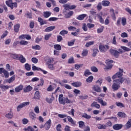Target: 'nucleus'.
<instances>
[{"label":"nucleus","mask_w":131,"mask_h":131,"mask_svg":"<svg viewBox=\"0 0 131 131\" xmlns=\"http://www.w3.org/2000/svg\"><path fill=\"white\" fill-rule=\"evenodd\" d=\"M119 72L116 73L115 75L112 76L113 79H115L116 78H121L123 76V70L121 69H119Z\"/></svg>","instance_id":"obj_1"},{"label":"nucleus","mask_w":131,"mask_h":131,"mask_svg":"<svg viewBox=\"0 0 131 131\" xmlns=\"http://www.w3.org/2000/svg\"><path fill=\"white\" fill-rule=\"evenodd\" d=\"M30 104V102L29 101L21 103L20 104L18 105L17 106V111L19 112V111H20L22 109V108H24V107H26V106H28V105H29Z\"/></svg>","instance_id":"obj_2"},{"label":"nucleus","mask_w":131,"mask_h":131,"mask_svg":"<svg viewBox=\"0 0 131 131\" xmlns=\"http://www.w3.org/2000/svg\"><path fill=\"white\" fill-rule=\"evenodd\" d=\"M118 52L119 54H123V53H125V52H129L130 51V49L125 47V46H121V49H118Z\"/></svg>","instance_id":"obj_3"},{"label":"nucleus","mask_w":131,"mask_h":131,"mask_svg":"<svg viewBox=\"0 0 131 131\" xmlns=\"http://www.w3.org/2000/svg\"><path fill=\"white\" fill-rule=\"evenodd\" d=\"M125 80V78L123 77L119 78L117 79H115L113 80V82H115L116 83L119 84H122L123 83V82Z\"/></svg>","instance_id":"obj_4"},{"label":"nucleus","mask_w":131,"mask_h":131,"mask_svg":"<svg viewBox=\"0 0 131 131\" xmlns=\"http://www.w3.org/2000/svg\"><path fill=\"white\" fill-rule=\"evenodd\" d=\"M105 63L107 66V67L105 68V69L108 70V69H111V68H112L113 66H112V63H113V60H110V59H107L105 61Z\"/></svg>","instance_id":"obj_5"},{"label":"nucleus","mask_w":131,"mask_h":131,"mask_svg":"<svg viewBox=\"0 0 131 131\" xmlns=\"http://www.w3.org/2000/svg\"><path fill=\"white\" fill-rule=\"evenodd\" d=\"M44 59L47 64H52V63H54V58L52 57L46 56Z\"/></svg>","instance_id":"obj_6"},{"label":"nucleus","mask_w":131,"mask_h":131,"mask_svg":"<svg viewBox=\"0 0 131 131\" xmlns=\"http://www.w3.org/2000/svg\"><path fill=\"white\" fill-rule=\"evenodd\" d=\"M99 48L101 53H104L107 50H109V46L108 45H100Z\"/></svg>","instance_id":"obj_7"},{"label":"nucleus","mask_w":131,"mask_h":131,"mask_svg":"<svg viewBox=\"0 0 131 131\" xmlns=\"http://www.w3.org/2000/svg\"><path fill=\"white\" fill-rule=\"evenodd\" d=\"M110 52L111 54H112V55H113V56H114L115 58H118V57H119L120 54L118 51L114 49H111L110 50Z\"/></svg>","instance_id":"obj_8"},{"label":"nucleus","mask_w":131,"mask_h":131,"mask_svg":"<svg viewBox=\"0 0 131 131\" xmlns=\"http://www.w3.org/2000/svg\"><path fill=\"white\" fill-rule=\"evenodd\" d=\"M51 126H52V120H51V119H50L45 124V128L46 130H49V129L51 128Z\"/></svg>","instance_id":"obj_9"},{"label":"nucleus","mask_w":131,"mask_h":131,"mask_svg":"<svg viewBox=\"0 0 131 131\" xmlns=\"http://www.w3.org/2000/svg\"><path fill=\"white\" fill-rule=\"evenodd\" d=\"M123 127V125L122 124H115L113 126V128L115 130H119Z\"/></svg>","instance_id":"obj_10"},{"label":"nucleus","mask_w":131,"mask_h":131,"mask_svg":"<svg viewBox=\"0 0 131 131\" xmlns=\"http://www.w3.org/2000/svg\"><path fill=\"white\" fill-rule=\"evenodd\" d=\"M64 96L63 94H60L59 95V98H58V101L59 104H62V105H65L66 104V102H65V99H63Z\"/></svg>","instance_id":"obj_11"},{"label":"nucleus","mask_w":131,"mask_h":131,"mask_svg":"<svg viewBox=\"0 0 131 131\" xmlns=\"http://www.w3.org/2000/svg\"><path fill=\"white\" fill-rule=\"evenodd\" d=\"M112 88L114 92H115V91H118V90L120 89V85L117 84V83H116L115 82H114L112 86Z\"/></svg>","instance_id":"obj_12"},{"label":"nucleus","mask_w":131,"mask_h":131,"mask_svg":"<svg viewBox=\"0 0 131 131\" xmlns=\"http://www.w3.org/2000/svg\"><path fill=\"white\" fill-rule=\"evenodd\" d=\"M97 18L99 20V22L101 23V24H104V19L103 18V12H100L99 13L97 14Z\"/></svg>","instance_id":"obj_13"},{"label":"nucleus","mask_w":131,"mask_h":131,"mask_svg":"<svg viewBox=\"0 0 131 131\" xmlns=\"http://www.w3.org/2000/svg\"><path fill=\"white\" fill-rule=\"evenodd\" d=\"M97 101L99 103V104H101L102 106H107V102H106V101H104L102 98L98 97Z\"/></svg>","instance_id":"obj_14"},{"label":"nucleus","mask_w":131,"mask_h":131,"mask_svg":"<svg viewBox=\"0 0 131 131\" xmlns=\"http://www.w3.org/2000/svg\"><path fill=\"white\" fill-rule=\"evenodd\" d=\"M33 89V88H32V86H30V85H28L24 88V93H29V92L32 91Z\"/></svg>","instance_id":"obj_15"},{"label":"nucleus","mask_w":131,"mask_h":131,"mask_svg":"<svg viewBox=\"0 0 131 131\" xmlns=\"http://www.w3.org/2000/svg\"><path fill=\"white\" fill-rule=\"evenodd\" d=\"M23 88H24V86H23L22 84H20L19 85L17 86L15 88V93H20V92L23 90Z\"/></svg>","instance_id":"obj_16"},{"label":"nucleus","mask_w":131,"mask_h":131,"mask_svg":"<svg viewBox=\"0 0 131 131\" xmlns=\"http://www.w3.org/2000/svg\"><path fill=\"white\" fill-rule=\"evenodd\" d=\"M125 129H128L131 127V119L128 120L126 124L124 125Z\"/></svg>","instance_id":"obj_17"},{"label":"nucleus","mask_w":131,"mask_h":131,"mask_svg":"<svg viewBox=\"0 0 131 131\" xmlns=\"http://www.w3.org/2000/svg\"><path fill=\"white\" fill-rule=\"evenodd\" d=\"M68 120L69 122L72 124V125H76V122L73 120L70 116H68L67 117Z\"/></svg>","instance_id":"obj_18"},{"label":"nucleus","mask_w":131,"mask_h":131,"mask_svg":"<svg viewBox=\"0 0 131 131\" xmlns=\"http://www.w3.org/2000/svg\"><path fill=\"white\" fill-rule=\"evenodd\" d=\"M55 26L48 27L45 30V32H50V31H53V30H54V29H55Z\"/></svg>","instance_id":"obj_19"},{"label":"nucleus","mask_w":131,"mask_h":131,"mask_svg":"<svg viewBox=\"0 0 131 131\" xmlns=\"http://www.w3.org/2000/svg\"><path fill=\"white\" fill-rule=\"evenodd\" d=\"M18 60H19L20 63H25L26 62V58L21 54H20L18 57Z\"/></svg>","instance_id":"obj_20"},{"label":"nucleus","mask_w":131,"mask_h":131,"mask_svg":"<svg viewBox=\"0 0 131 131\" xmlns=\"http://www.w3.org/2000/svg\"><path fill=\"white\" fill-rule=\"evenodd\" d=\"M91 107H96V109H100V107H101V105H100V104H98V103H97V102H93L92 104H91Z\"/></svg>","instance_id":"obj_21"},{"label":"nucleus","mask_w":131,"mask_h":131,"mask_svg":"<svg viewBox=\"0 0 131 131\" xmlns=\"http://www.w3.org/2000/svg\"><path fill=\"white\" fill-rule=\"evenodd\" d=\"M81 82H75L72 83V85L74 86V88H79V86H81Z\"/></svg>","instance_id":"obj_22"},{"label":"nucleus","mask_w":131,"mask_h":131,"mask_svg":"<svg viewBox=\"0 0 131 131\" xmlns=\"http://www.w3.org/2000/svg\"><path fill=\"white\" fill-rule=\"evenodd\" d=\"M97 128H98V129H106V128H107V125L98 124L97 125Z\"/></svg>","instance_id":"obj_23"},{"label":"nucleus","mask_w":131,"mask_h":131,"mask_svg":"<svg viewBox=\"0 0 131 131\" xmlns=\"http://www.w3.org/2000/svg\"><path fill=\"white\" fill-rule=\"evenodd\" d=\"M118 116H119V117H121V118H126L127 117L126 114L121 112H119L118 113Z\"/></svg>","instance_id":"obj_24"},{"label":"nucleus","mask_w":131,"mask_h":131,"mask_svg":"<svg viewBox=\"0 0 131 131\" xmlns=\"http://www.w3.org/2000/svg\"><path fill=\"white\" fill-rule=\"evenodd\" d=\"M15 78L16 77H15V75H13L9 79H7L6 82H8V83H12V82L15 81Z\"/></svg>","instance_id":"obj_25"},{"label":"nucleus","mask_w":131,"mask_h":131,"mask_svg":"<svg viewBox=\"0 0 131 131\" xmlns=\"http://www.w3.org/2000/svg\"><path fill=\"white\" fill-rule=\"evenodd\" d=\"M85 17H86V14H83L79 15L76 18V19H77V20H80V21H81V20H83L84 19V18H85Z\"/></svg>","instance_id":"obj_26"},{"label":"nucleus","mask_w":131,"mask_h":131,"mask_svg":"<svg viewBox=\"0 0 131 131\" xmlns=\"http://www.w3.org/2000/svg\"><path fill=\"white\" fill-rule=\"evenodd\" d=\"M52 15V12L50 11H45L43 12V17L45 18H49Z\"/></svg>","instance_id":"obj_27"},{"label":"nucleus","mask_w":131,"mask_h":131,"mask_svg":"<svg viewBox=\"0 0 131 131\" xmlns=\"http://www.w3.org/2000/svg\"><path fill=\"white\" fill-rule=\"evenodd\" d=\"M39 98H40V94L39 93V91H37L35 92L34 99L39 100Z\"/></svg>","instance_id":"obj_28"},{"label":"nucleus","mask_w":131,"mask_h":131,"mask_svg":"<svg viewBox=\"0 0 131 131\" xmlns=\"http://www.w3.org/2000/svg\"><path fill=\"white\" fill-rule=\"evenodd\" d=\"M93 89L94 91H95V92H97V93H101V88H100V86L97 85H95L93 86Z\"/></svg>","instance_id":"obj_29"},{"label":"nucleus","mask_w":131,"mask_h":131,"mask_svg":"<svg viewBox=\"0 0 131 131\" xmlns=\"http://www.w3.org/2000/svg\"><path fill=\"white\" fill-rule=\"evenodd\" d=\"M9 8H11V10H13L14 8H17L18 7V4H17V3H11L10 5L8 6Z\"/></svg>","instance_id":"obj_30"},{"label":"nucleus","mask_w":131,"mask_h":131,"mask_svg":"<svg viewBox=\"0 0 131 131\" xmlns=\"http://www.w3.org/2000/svg\"><path fill=\"white\" fill-rule=\"evenodd\" d=\"M19 29H20L19 24H17L14 26V31H15V32H19Z\"/></svg>","instance_id":"obj_31"},{"label":"nucleus","mask_w":131,"mask_h":131,"mask_svg":"<svg viewBox=\"0 0 131 131\" xmlns=\"http://www.w3.org/2000/svg\"><path fill=\"white\" fill-rule=\"evenodd\" d=\"M101 4L103 7H108L109 5H110V2L104 0L102 2Z\"/></svg>","instance_id":"obj_32"},{"label":"nucleus","mask_w":131,"mask_h":131,"mask_svg":"<svg viewBox=\"0 0 131 131\" xmlns=\"http://www.w3.org/2000/svg\"><path fill=\"white\" fill-rule=\"evenodd\" d=\"M38 21L39 22L40 25H45V24H47L46 20H44L41 17H38Z\"/></svg>","instance_id":"obj_33"},{"label":"nucleus","mask_w":131,"mask_h":131,"mask_svg":"<svg viewBox=\"0 0 131 131\" xmlns=\"http://www.w3.org/2000/svg\"><path fill=\"white\" fill-rule=\"evenodd\" d=\"M10 88H11V86L8 85H4L3 84L0 85V89H1L2 91H3V90H9Z\"/></svg>","instance_id":"obj_34"},{"label":"nucleus","mask_w":131,"mask_h":131,"mask_svg":"<svg viewBox=\"0 0 131 131\" xmlns=\"http://www.w3.org/2000/svg\"><path fill=\"white\" fill-rule=\"evenodd\" d=\"M82 117H83V118H85V119H91V118H92V116L91 115H88L86 113H84L82 116Z\"/></svg>","instance_id":"obj_35"},{"label":"nucleus","mask_w":131,"mask_h":131,"mask_svg":"<svg viewBox=\"0 0 131 131\" xmlns=\"http://www.w3.org/2000/svg\"><path fill=\"white\" fill-rule=\"evenodd\" d=\"M32 70L33 71H40V70H41V68H38L34 66V64H32Z\"/></svg>","instance_id":"obj_36"},{"label":"nucleus","mask_w":131,"mask_h":131,"mask_svg":"<svg viewBox=\"0 0 131 131\" xmlns=\"http://www.w3.org/2000/svg\"><path fill=\"white\" fill-rule=\"evenodd\" d=\"M20 54H13L11 55V58L14 59L15 60H18Z\"/></svg>","instance_id":"obj_37"},{"label":"nucleus","mask_w":131,"mask_h":131,"mask_svg":"<svg viewBox=\"0 0 131 131\" xmlns=\"http://www.w3.org/2000/svg\"><path fill=\"white\" fill-rule=\"evenodd\" d=\"M54 48L57 51H61L62 50V47H61V45H55L54 46Z\"/></svg>","instance_id":"obj_38"},{"label":"nucleus","mask_w":131,"mask_h":131,"mask_svg":"<svg viewBox=\"0 0 131 131\" xmlns=\"http://www.w3.org/2000/svg\"><path fill=\"white\" fill-rule=\"evenodd\" d=\"M29 116L31 119H33V120H34V119L36 118V115L33 112L29 114Z\"/></svg>","instance_id":"obj_39"},{"label":"nucleus","mask_w":131,"mask_h":131,"mask_svg":"<svg viewBox=\"0 0 131 131\" xmlns=\"http://www.w3.org/2000/svg\"><path fill=\"white\" fill-rule=\"evenodd\" d=\"M94 79V76H89L86 79V82H89V83L92 82L93 81V80Z\"/></svg>","instance_id":"obj_40"},{"label":"nucleus","mask_w":131,"mask_h":131,"mask_svg":"<svg viewBox=\"0 0 131 131\" xmlns=\"http://www.w3.org/2000/svg\"><path fill=\"white\" fill-rule=\"evenodd\" d=\"M95 43V41H91L88 42H86L85 44L86 48H89V47H91V46H93Z\"/></svg>","instance_id":"obj_41"},{"label":"nucleus","mask_w":131,"mask_h":131,"mask_svg":"<svg viewBox=\"0 0 131 131\" xmlns=\"http://www.w3.org/2000/svg\"><path fill=\"white\" fill-rule=\"evenodd\" d=\"M116 105H117V106L120 108H124V107H125L124 104L121 102H116Z\"/></svg>","instance_id":"obj_42"},{"label":"nucleus","mask_w":131,"mask_h":131,"mask_svg":"<svg viewBox=\"0 0 131 131\" xmlns=\"http://www.w3.org/2000/svg\"><path fill=\"white\" fill-rule=\"evenodd\" d=\"M25 68L26 70H27V71H30V70L31 69V67L30 66V65H29V64L26 63L25 64Z\"/></svg>","instance_id":"obj_43"},{"label":"nucleus","mask_w":131,"mask_h":131,"mask_svg":"<svg viewBox=\"0 0 131 131\" xmlns=\"http://www.w3.org/2000/svg\"><path fill=\"white\" fill-rule=\"evenodd\" d=\"M52 35V33H49V34H47L45 35V40H49V39H50V38H51Z\"/></svg>","instance_id":"obj_44"},{"label":"nucleus","mask_w":131,"mask_h":131,"mask_svg":"<svg viewBox=\"0 0 131 131\" xmlns=\"http://www.w3.org/2000/svg\"><path fill=\"white\" fill-rule=\"evenodd\" d=\"M68 34V31L66 30H63L61 31H60L59 33V34H60V35H62V36H64L65 34Z\"/></svg>","instance_id":"obj_45"},{"label":"nucleus","mask_w":131,"mask_h":131,"mask_svg":"<svg viewBox=\"0 0 131 131\" xmlns=\"http://www.w3.org/2000/svg\"><path fill=\"white\" fill-rule=\"evenodd\" d=\"M88 53L89 51H88V50H83L81 55L83 57H86V56H88Z\"/></svg>","instance_id":"obj_46"},{"label":"nucleus","mask_w":131,"mask_h":131,"mask_svg":"<svg viewBox=\"0 0 131 131\" xmlns=\"http://www.w3.org/2000/svg\"><path fill=\"white\" fill-rule=\"evenodd\" d=\"M98 53H99V50H98V49H93V53L92 54L93 57H96V56H97V54H98Z\"/></svg>","instance_id":"obj_47"},{"label":"nucleus","mask_w":131,"mask_h":131,"mask_svg":"<svg viewBox=\"0 0 131 131\" xmlns=\"http://www.w3.org/2000/svg\"><path fill=\"white\" fill-rule=\"evenodd\" d=\"M68 63L69 64H73V63H74V58H73V57H70L68 60Z\"/></svg>","instance_id":"obj_48"},{"label":"nucleus","mask_w":131,"mask_h":131,"mask_svg":"<svg viewBox=\"0 0 131 131\" xmlns=\"http://www.w3.org/2000/svg\"><path fill=\"white\" fill-rule=\"evenodd\" d=\"M3 74L5 77V78H9V72L6 70H4L3 72Z\"/></svg>","instance_id":"obj_49"},{"label":"nucleus","mask_w":131,"mask_h":131,"mask_svg":"<svg viewBox=\"0 0 131 131\" xmlns=\"http://www.w3.org/2000/svg\"><path fill=\"white\" fill-rule=\"evenodd\" d=\"M69 31H75L76 30V28L73 26H70L68 28Z\"/></svg>","instance_id":"obj_50"},{"label":"nucleus","mask_w":131,"mask_h":131,"mask_svg":"<svg viewBox=\"0 0 131 131\" xmlns=\"http://www.w3.org/2000/svg\"><path fill=\"white\" fill-rule=\"evenodd\" d=\"M13 115L12 113H8L5 115V117L8 118V119H12Z\"/></svg>","instance_id":"obj_51"},{"label":"nucleus","mask_w":131,"mask_h":131,"mask_svg":"<svg viewBox=\"0 0 131 131\" xmlns=\"http://www.w3.org/2000/svg\"><path fill=\"white\" fill-rule=\"evenodd\" d=\"M32 49L33 50H39L41 49V47L39 45H36L32 47Z\"/></svg>","instance_id":"obj_52"},{"label":"nucleus","mask_w":131,"mask_h":131,"mask_svg":"<svg viewBox=\"0 0 131 131\" xmlns=\"http://www.w3.org/2000/svg\"><path fill=\"white\" fill-rule=\"evenodd\" d=\"M20 45L21 46H27V45H28V41L26 40H21L19 42Z\"/></svg>","instance_id":"obj_53"},{"label":"nucleus","mask_w":131,"mask_h":131,"mask_svg":"<svg viewBox=\"0 0 131 131\" xmlns=\"http://www.w3.org/2000/svg\"><path fill=\"white\" fill-rule=\"evenodd\" d=\"M121 23L123 26H125V25L126 24V18L125 17L122 18Z\"/></svg>","instance_id":"obj_54"},{"label":"nucleus","mask_w":131,"mask_h":131,"mask_svg":"<svg viewBox=\"0 0 131 131\" xmlns=\"http://www.w3.org/2000/svg\"><path fill=\"white\" fill-rule=\"evenodd\" d=\"M57 20H59V18L55 17H50L49 18L48 21H50V22L54 21H57Z\"/></svg>","instance_id":"obj_55"},{"label":"nucleus","mask_w":131,"mask_h":131,"mask_svg":"<svg viewBox=\"0 0 131 131\" xmlns=\"http://www.w3.org/2000/svg\"><path fill=\"white\" fill-rule=\"evenodd\" d=\"M91 70L93 72H95V73L98 72V68H97V67H96L95 66L91 67Z\"/></svg>","instance_id":"obj_56"},{"label":"nucleus","mask_w":131,"mask_h":131,"mask_svg":"<svg viewBox=\"0 0 131 131\" xmlns=\"http://www.w3.org/2000/svg\"><path fill=\"white\" fill-rule=\"evenodd\" d=\"M83 126H84V122L82 121H79V127H80V128H83Z\"/></svg>","instance_id":"obj_57"},{"label":"nucleus","mask_w":131,"mask_h":131,"mask_svg":"<svg viewBox=\"0 0 131 131\" xmlns=\"http://www.w3.org/2000/svg\"><path fill=\"white\" fill-rule=\"evenodd\" d=\"M91 74H92V73H91V72H90L89 70L87 69L84 71V75L85 76H88V75H91Z\"/></svg>","instance_id":"obj_58"},{"label":"nucleus","mask_w":131,"mask_h":131,"mask_svg":"<svg viewBox=\"0 0 131 131\" xmlns=\"http://www.w3.org/2000/svg\"><path fill=\"white\" fill-rule=\"evenodd\" d=\"M52 98H46V101L48 102L49 104H52L53 102V100H54V97H52Z\"/></svg>","instance_id":"obj_59"},{"label":"nucleus","mask_w":131,"mask_h":131,"mask_svg":"<svg viewBox=\"0 0 131 131\" xmlns=\"http://www.w3.org/2000/svg\"><path fill=\"white\" fill-rule=\"evenodd\" d=\"M74 42H75V39H73V40L68 42V46L69 47H72L73 45H74Z\"/></svg>","instance_id":"obj_60"},{"label":"nucleus","mask_w":131,"mask_h":131,"mask_svg":"<svg viewBox=\"0 0 131 131\" xmlns=\"http://www.w3.org/2000/svg\"><path fill=\"white\" fill-rule=\"evenodd\" d=\"M121 37H122L123 38H124L125 37H128V35H127V33H125V32H123L121 33Z\"/></svg>","instance_id":"obj_61"},{"label":"nucleus","mask_w":131,"mask_h":131,"mask_svg":"<svg viewBox=\"0 0 131 131\" xmlns=\"http://www.w3.org/2000/svg\"><path fill=\"white\" fill-rule=\"evenodd\" d=\"M63 7L66 10H70V5H69V4H64L63 5Z\"/></svg>","instance_id":"obj_62"},{"label":"nucleus","mask_w":131,"mask_h":131,"mask_svg":"<svg viewBox=\"0 0 131 131\" xmlns=\"http://www.w3.org/2000/svg\"><path fill=\"white\" fill-rule=\"evenodd\" d=\"M61 128H62V126H61V124H59L56 126L57 131H62Z\"/></svg>","instance_id":"obj_63"},{"label":"nucleus","mask_w":131,"mask_h":131,"mask_svg":"<svg viewBox=\"0 0 131 131\" xmlns=\"http://www.w3.org/2000/svg\"><path fill=\"white\" fill-rule=\"evenodd\" d=\"M26 131H34V129L31 126H28V128L26 129Z\"/></svg>","instance_id":"obj_64"}]
</instances>
